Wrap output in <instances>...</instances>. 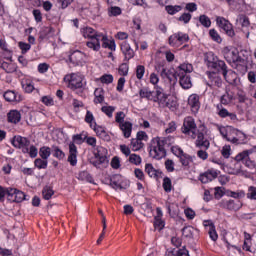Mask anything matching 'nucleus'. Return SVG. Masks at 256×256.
Wrapping results in <instances>:
<instances>
[{
  "label": "nucleus",
  "mask_w": 256,
  "mask_h": 256,
  "mask_svg": "<svg viewBox=\"0 0 256 256\" xmlns=\"http://www.w3.org/2000/svg\"><path fill=\"white\" fill-rule=\"evenodd\" d=\"M236 25H241V27H249L251 23L249 22V18L245 15H239L236 19Z\"/></svg>",
  "instance_id": "nucleus-48"
},
{
  "label": "nucleus",
  "mask_w": 256,
  "mask_h": 256,
  "mask_svg": "<svg viewBox=\"0 0 256 256\" xmlns=\"http://www.w3.org/2000/svg\"><path fill=\"white\" fill-rule=\"evenodd\" d=\"M209 35L212 41H215V43H222L223 39H221V35H219V32L215 29H210L209 30Z\"/></svg>",
  "instance_id": "nucleus-54"
},
{
  "label": "nucleus",
  "mask_w": 256,
  "mask_h": 256,
  "mask_svg": "<svg viewBox=\"0 0 256 256\" xmlns=\"http://www.w3.org/2000/svg\"><path fill=\"white\" fill-rule=\"evenodd\" d=\"M178 159H179L182 167H189V165H191V163H193V156H191L187 153H184Z\"/></svg>",
  "instance_id": "nucleus-41"
},
{
  "label": "nucleus",
  "mask_w": 256,
  "mask_h": 256,
  "mask_svg": "<svg viewBox=\"0 0 256 256\" xmlns=\"http://www.w3.org/2000/svg\"><path fill=\"white\" fill-rule=\"evenodd\" d=\"M165 11L168 15H177L180 11H183V6L181 5H167L165 6Z\"/></svg>",
  "instance_id": "nucleus-42"
},
{
  "label": "nucleus",
  "mask_w": 256,
  "mask_h": 256,
  "mask_svg": "<svg viewBox=\"0 0 256 256\" xmlns=\"http://www.w3.org/2000/svg\"><path fill=\"white\" fill-rule=\"evenodd\" d=\"M218 115L222 119L229 117V119H231V121H235V119H237V114L229 112L226 108L219 109Z\"/></svg>",
  "instance_id": "nucleus-40"
},
{
  "label": "nucleus",
  "mask_w": 256,
  "mask_h": 256,
  "mask_svg": "<svg viewBox=\"0 0 256 256\" xmlns=\"http://www.w3.org/2000/svg\"><path fill=\"white\" fill-rule=\"evenodd\" d=\"M199 149L200 150L196 152L198 159H201V161H207V159H209V153H207L208 149H203V148H199Z\"/></svg>",
  "instance_id": "nucleus-58"
},
{
  "label": "nucleus",
  "mask_w": 256,
  "mask_h": 256,
  "mask_svg": "<svg viewBox=\"0 0 256 256\" xmlns=\"http://www.w3.org/2000/svg\"><path fill=\"white\" fill-rule=\"evenodd\" d=\"M153 103H157L162 109H170V111L177 110V100L170 97L169 94L165 93V90L161 86L154 87V98Z\"/></svg>",
  "instance_id": "nucleus-3"
},
{
  "label": "nucleus",
  "mask_w": 256,
  "mask_h": 256,
  "mask_svg": "<svg viewBox=\"0 0 256 256\" xmlns=\"http://www.w3.org/2000/svg\"><path fill=\"white\" fill-rule=\"evenodd\" d=\"M233 101H235V94L231 91H226L220 98V103L222 105H229L230 103H233Z\"/></svg>",
  "instance_id": "nucleus-37"
},
{
  "label": "nucleus",
  "mask_w": 256,
  "mask_h": 256,
  "mask_svg": "<svg viewBox=\"0 0 256 256\" xmlns=\"http://www.w3.org/2000/svg\"><path fill=\"white\" fill-rule=\"evenodd\" d=\"M129 161L132 165H139L142 161L141 156L137 154H130Z\"/></svg>",
  "instance_id": "nucleus-63"
},
{
  "label": "nucleus",
  "mask_w": 256,
  "mask_h": 256,
  "mask_svg": "<svg viewBox=\"0 0 256 256\" xmlns=\"http://www.w3.org/2000/svg\"><path fill=\"white\" fill-rule=\"evenodd\" d=\"M69 61L73 65H83L85 63V53L76 50L70 54Z\"/></svg>",
  "instance_id": "nucleus-18"
},
{
  "label": "nucleus",
  "mask_w": 256,
  "mask_h": 256,
  "mask_svg": "<svg viewBox=\"0 0 256 256\" xmlns=\"http://www.w3.org/2000/svg\"><path fill=\"white\" fill-rule=\"evenodd\" d=\"M247 199L256 200V187L250 186L248 188Z\"/></svg>",
  "instance_id": "nucleus-64"
},
{
  "label": "nucleus",
  "mask_w": 256,
  "mask_h": 256,
  "mask_svg": "<svg viewBox=\"0 0 256 256\" xmlns=\"http://www.w3.org/2000/svg\"><path fill=\"white\" fill-rule=\"evenodd\" d=\"M209 82L207 83L208 87H221L223 85V80L221 76L215 72H208Z\"/></svg>",
  "instance_id": "nucleus-21"
},
{
  "label": "nucleus",
  "mask_w": 256,
  "mask_h": 256,
  "mask_svg": "<svg viewBox=\"0 0 256 256\" xmlns=\"http://www.w3.org/2000/svg\"><path fill=\"white\" fill-rule=\"evenodd\" d=\"M77 155H79V152L77 151V146L75 145V143L70 142L68 163H70L72 167H75L77 165Z\"/></svg>",
  "instance_id": "nucleus-19"
},
{
  "label": "nucleus",
  "mask_w": 256,
  "mask_h": 256,
  "mask_svg": "<svg viewBox=\"0 0 256 256\" xmlns=\"http://www.w3.org/2000/svg\"><path fill=\"white\" fill-rule=\"evenodd\" d=\"M181 131L184 135L190 137V139H197V124L195 118L188 116L184 119Z\"/></svg>",
  "instance_id": "nucleus-8"
},
{
  "label": "nucleus",
  "mask_w": 256,
  "mask_h": 256,
  "mask_svg": "<svg viewBox=\"0 0 256 256\" xmlns=\"http://www.w3.org/2000/svg\"><path fill=\"white\" fill-rule=\"evenodd\" d=\"M206 64L207 67H209L210 69H217V63L219 62V58H217V56H215V54L213 53H208L206 55Z\"/></svg>",
  "instance_id": "nucleus-34"
},
{
  "label": "nucleus",
  "mask_w": 256,
  "mask_h": 256,
  "mask_svg": "<svg viewBox=\"0 0 256 256\" xmlns=\"http://www.w3.org/2000/svg\"><path fill=\"white\" fill-rule=\"evenodd\" d=\"M85 123H88L90 125V129L97 125V122L95 121V116L93 115V112L87 110L85 115Z\"/></svg>",
  "instance_id": "nucleus-47"
},
{
  "label": "nucleus",
  "mask_w": 256,
  "mask_h": 256,
  "mask_svg": "<svg viewBox=\"0 0 256 256\" xmlns=\"http://www.w3.org/2000/svg\"><path fill=\"white\" fill-rule=\"evenodd\" d=\"M47 165H49V161L43 158H37L34 160V167H36V169H47Z\"/></svg>",
  "instance_id": "nucleus-49"
},
{
  "label": "nucleus",
  "mask_w": 256,
  "mask_h": 256,
  "mask_svg": "<svg viewBox=\"0 0 256 256\" xmlns=\"http://www.w3.org/2000/svg\"><path fill=\"white\" fill-rule=\"evenodd\" d=\"M224 59L238 71H247V57H241L236 48L225 47L222 51Z\"/></svg>",
  "instance_id": "nucleus-2"
},
{
  "label": "nucleus",
  "mask_w": 256,
  "mask_h": 256,
  "mask_svg": "<svg viewBox=\"0 0 256 256\" xmlns=\"http://www.w3.org/2000/svg\"><path fill=\"white\" fill-rule=\"evenodd\" d=\"M162 187H163V189H164V191H165L166 193H171V191H172V189H173V184H172V182H171V178L165 177V178L163 179Z\"/></svg>",
  "instance_id": "nucleus-52"
},
{
  "label": "nucleus",
  "mask_w": 256,
  "mask_h": 256,
  "mask_svg": "<svg viewBox=\"0 0 256 256\" xmlns=\"http://www.w3.org/2000/svg\"><path fill=\"white\" fill-rule=\"evenodd\" d=\"M120 131H122L125 139H129L131 137V133H133V123L126 121L122 122V124L118 125Z\"/></svg>",
  "instance_id": "nucleus-25"
},
{
  "label": "nucleus",
  "mask_w": 256,
  "mask_h": 256,
  "mask_svg": "<svg viewBox=\"0 0 256 256\" xmlns=\"http://www.w3.org/2000/svg\"><path fill=\"white\" fill-rule=\"evenodd\" d=\"M155 90L151 91L148 87L139 90L140 99H147V101H153Z\"/></svg>",
  "instance_id": "nucleus-33"
},
{
  "label": "nucleus",
  "mask_w": 256,
  "mask_h": 256,
  "mask_svg": "<svg viewBox=\"0 0 256 256\" xmlns=\"http://www.w3.org/2000/svg\"><path fill=\"white\" fill-rule=\"evenodd\" d=\"M145 173H147L148 177H151V179H159L162 175L161 170L155 169L151 163L145 164Z\"/></svg>",
  "instance_id": "nucleus-24"
},
{
  "label": "nucleus",
  "mask_w": 256,
  "mask_h": 256,
  "mask_svg": "<svg viewBox=\"0 0 256 256\" xmlns=\"http://www.w3.org/2000/svg\"><path fill=\"white\" fill-rule=\"evenodd\" d=\"M144 75H145V66L138 65L136 67V77H137V79H139V81H141V79H143Z\"/></svg>",
  "instance_id": "nucleus-62"
},
{
  "label": "nucleus",
  "mask_w": 256,
  "mask_h": 256,
  "mask_svg": "<svg viewBox=\"0 0 256 256\" xmlns=\"http://www.w3.org/2000/svg\"><path fill=\"white\" fill-rule=\"evenodd\" d=\"M91 129H93V131L96 133L98 137H107V131L105 130V127L95 124V126Z\"/></svg>",
  "instance_id": "nucleus-51"
},
{
  "label": "nucleus",
  "mask_w": 256,
  "mask_h": 256,
  "mask_svg": "<svg viewBox=\"0 0 256 256\" xmlns=\"http://www.w3.org/2000/svg\"><path fill=\"white\" fill-rule=\"evenodd\" d=\"M105 102V90L103 88H96L94 91V104L99 105Z\"/></svg>",
  "instance_id": "nucleus-31"
},
{
  "label": "nucleus",
  "mask_w": 256,
  "mask_h": 256,
  "mask_svg": "<svg viewBox=\"0 0 256 256\" xmlns=\"http://www.w3.org/2000/svg\"><path fill=\"white\" fill-rule=\"evenodd\" d=\"M177 75H187V73H193V64L184 62L177 68Z\"/></svg>",
  "instance_id": "nucleus-30"
},
{
  "label": "nucleus",
  "mask_w": 256,
  "mask_h": 256,
  "mask_svg": "<svg viewBox=\"0 0 256 256\" xmlns=\"http://www.w3.org/2000/svg\"><path fill=\"white\" fill-rule=\"evenodd\" d=\"M216 23L220 29L225 31L228 37H235V30L233 29V24L229 22V20L225 19L224 17L218 16L216 18Z\"/></svg>",
  "instance_id": "nucleus-12"
},
{
  "label": "nucleus",
  "mask_w": 256,
  "mask_h": 256,
  "mask_svg": "<svg viewBox=\"0 0 256 256\" xmlns=\"http://www.w3.org/2000/svg\"><path fill=\"white\" fill-rule=\"evenodd\" d=\"M25 193L21 190H17L15 188H9L8 191V201L10 203H22V201H25Z\"/></svg>",
  "instance_id": "nucleus-15"
},
{
  "label": "nucleus",
  "mask_w": 256,
  "mask_h": 256,
  "mask_svg": "<svg viewBox=\"0 0 256 256\" xmlns=\"http://www.w3.org/2000/svg\"><path fill=\"white\" fill-rule=\"evenodd\" d=\"M247 141V135L243 132H241L239 129H237L236 132V142L234 145H243Z\"/></svg>",
  "instance_id": "nucleus-50"
},
{
  "label": "nucleus",
  "mask_w": 256,
  "mask_h": 256,
  "mask_svg": "<svg viewBox=\"0 0 256 256\" xmlns=\"http://www.w3.org/2000/svg\"><path fill=\"white\" fill-rule=\"evenodd\" d=\"M175 141V138L173 136H168V137H155L151 141L150 145V151L149 155L152 157V159L156 160H161L163 157H166L167 155V150H165V145L167 143H173Z\"/></svg>",
  "instance_id": "nucleus-1"
},
{
  "label": "nucleus",
  "mask_w": 256,
  "mask_h": 256,
  "mask_svg": "<svg viewBox=\"0 0 256 256\" xmlns=\"http://www.w3.org/2000/svg\"><path fill=\"white\" fill-rule=\"evenodd\" d=\"M123 181V177L121 175L116 174L111 176L110 178V185L113 189H123V186H121V182Z\"/></svg>",
  "instance_id": "nucleus-35"
},
{
  "label": "nucleus",
  "mask_w": 256,
  "mask_h": 256,
  "mask_svg": "<svg viewBox=\"0 0 256 256\" xmlns=\"http://www.w3.org/2000/svg\"><path fill=\"white\" fill-rule=\"evenodd\" d=\"M253 149L243 150L234 157L236 163H243L247 169H256V161L251 159Z\"/></svg>",
  "instance_id": "nucleus-7"
},
{
  "label": "nucleus",
  "mask_w": 256,
  "mask_h": 256,
  "mask_svg": "<svg viewBox=\"0 0 256 256\" xmlns=\"http://www.w3.org/2000/svg\"><path fill=\"white\" fill-rule=\"evenodd\" d=\"M223 77L227 83L230 85H237V81L239 79V76L235 73L233 70H228L227 72H224Z\"/></svg>",
  "instance_id": "nucleus-29"
},
{
  "label": "nucleus",
  "mask_w": 256,
  "mask_h": 256,
  "mask_svg": "<svg viewBox=\"0 0 256 256\" xmlns=\"http://www.w3.org/2000/svg\"><path fill=\"white\" fill-rule=\"evenodd\" d=\"M193 227L186 226L182 229V235L183 237H186L187 239H191L193 237Z\"/></svg>",
  "instance_id": "nucleus-60"
},
{
  "label": "nucleus",
  "mask_w": 256,
  "mask_h": 256,
  "mask_svg": "<svg viewBox=\"0 0 256 256\" xmlns=\"http://www.w3.org/2000/svg\"><path fill=\"white\" fill-rule=\"evenodd\" d=\"M155 71H157L162 79H166L170 82L173 81V78L175 77V73L172 72L171 69L167 68V66H165L163 63L156 64Z\"/></svg>",
  "instance_id": "nucleus-13"
},
{
  "label": "nucleus",
  "mask_w": 256,
  "mask_h": 256,
  "mask_svg": "<svg viewBox=\"0 0 256 256\" xmlns=\"http://www.w3.org/2000/svg\"><path fill=\"white\" fill-rule=\"evenodd\" d=\"M199 21L203 27H211V19L207 15H200Z\"/></svg>",
  "instance_id": "nucleus-59"
},
{
  "label": "nucleus",
  "mask_w": 256,
  "mask_h": 256,
  "mask_svg": "<svg viewBox=\"0 0 256 256\" xmlns=\"http://www.w3.org/2000/svg\"><path fill=\"white\" fill-rule=\"evenodd\" d=\"M3 97L8 103H15V101H21V96H19V94H17V92L13 90H7L6 92H4Z\"/></svg>",
  "instance_id": "nucleus-28"
},
{
  "label": "nucleus",
  "mask_w": 256,
  "mask_h": 256,
  "mask_svg": "<svg viewBox=\"0 0 256 256\" xmlns=\"http://www.w3.org/2000/svg\"><path fill=\"white\" fill-rule=\"evenodd\" d=\"M145 147V144L138 140L137 138H132L130 142V149L133 151H141Z\"/></svg>",
  "instance_id": "nucleus-43"
},
{
  "label": "nucleus",
  "mask_w": 256,
  "mask_h": 256,
  "mask_svg": "<svg viewBox=\"0 0 256 256\" xmlns=\"http://www.w3.org/2000/svg\"><path fill=\"white\" fill-rule=\"evenodd\" d=\"M208 135L209 129L207 126H205V124L199 125L195 138V147H197V149H209L211 147V142L207 138Z\"/></svg>",
  "instance_id": "nucleus-6"
},
{
  "label": "nucleus",
  "mask_w": 256,
  "mask_h": 256,
  "mask_svg": "<svg viewBox=\"0 0 256 256\" xmlns=\"http://www.w3.org/2000/svg\"><path fill=\"white\" fill-rule=\"evenodd\" d=\"M100 41H102L103 49H109V51H115L117 49V45L115 44L114 39H109L107 34L102 33L100 36Z\"/></svg>",
  "instance_id": "nucleus-22"
},
{
  "label": "nucleus",
  "mask_w": 256,
  "mask_h": 256,
  "mask_svg": "<svg viewBox=\"0 0 256 256\" xmlns=\"http://www.w3.org/2000/svg\"><path fill=\"white\" fill-rule=\"evenodd\" d=\"M218 131L225 141L235 145L237 143V129L232 126H218Z\"/></svg>",
  "instance_id": "nucleus-10"
},
{
  "label": "nucleus",
  "mask_w": 256,
  "mask_h": 256,
  "mask_svg": "<svg viewBox=\"0 0 256 256\" xmlns=\"http://www.w3.org/2000/svg\"><path fill=\"white\" fill-rule=\"evenodd\" d=\"M179 84L182 89H191L193 87V83H191V76L189 75H178Z\"/></svg>",
  "instance_id": "nucleus-32"
},
{
  "label": "nucleus",
  "mask_w": 256,
  "mask_h": 256,
  "mask_svg": "<svg viewBox=\"0 0 256 256\" xmlns=\"http://www.w3.org/2000/svg\"><path fill=\"white\" fill-rule=\"evenodd\" d=\"M86 47L95 53L101 51V38H93L86 42Z\"/></svg>",
  "instance_id": "nucleus-27"
},
{
  "label": "nucleus",
  "mask_w": 256,
  "mask_h": 256,
  "mask_svg": "<svg viewBox=\"0 0 256 256\" xmlns=\"http://www.w3.org/2000/svg\"><path fill=\"white\" fill-rule=\"evenodd\" d=\"M115 106H102L101 111L106 115L109 119L113 117V113H115Z\"/></svg>",
  "instance_id": "nucleus-53"
},
{
  "label": "nucleus",
  "mask_w": 256,
  "mask_h": 256,
  "mask_svg": "<svg viewBox=\"0 0 256 256\" xmlns=\"http://www.w3.org/2000/svg\"><path fill=\"white\" fill-rule=\"evenodd\" d=\"M11 144L16 149H21L22 153L29 155L32 159H35L39 153L37 147L35 145H31V141L27 139V137L20 135L14 136Z\"/></svg>",
  "instance_id": "nucleus-4"
},
{
  "label": "nucleus",
  "mask_w": 256,
  "mask_h": 256,
  "mask_svg": "<svg viewBox=\"0 0 256 256\" xmlns=\"http://www.w3.org/2000/svg\"><path fill=\"white\" fill-rule=\"evenodd\" d=\"M94 155L96 161L92 162V165H94L96 169H101L103 165L109 163V160H107L108 151L105 147L98 146Z\"/></svg>",
  "instance_id": "nucleus-11"
},
{
  "label": "nucleus",
  "mask_w": 256,
  "mask_h": 256,
  "mask_svg": "<svg viewBox=\"0 0 256 256\" xmlns=\"http://www.w3.org/2000/svg\"><path fill=\"white\" fill-rule=\"evenodd\" d=\"M114 78L111 74H104L99 78L95 79L96 83H102V85H111V83H113Z\"/></svg>",
  "instance_id": "nucleus-39"
},
{
  "label": "nucleus",
  "mask_w": 256,
  "mask_h": 256,
  "mask_svg": "<svg viewBox=\"0 0 256 256\" xmlns=\"http://www.w3.org/2000/svg\"><path fill=\"white\" fill-rule=\"evenodd\" d=\"M54 191L51 187H48L46 186L43 191H42V195H43V198L46 200V201H49V199H51V197H53L54 195Z\"/></svg>",
  "instance_id": "nucleus-56"
},
{
  "label": "nucleus",
  "mask_w": 256,
  "mask_h": 256,
  "mask_svg": "<svg viewBox=\"0 0 256 256\" xmlns=\"http://www.w3.org/2000/svg\"><path fill=\"white\" fill-rule=\"evenodd\" d=\"M219 207H221V209H225L226 211H239V209H241V207H243V203H241V201L237 200H222L219 202Z\"/></svg>",
  "instance_id": "nucleus-14"
},
{
  "label": "nucleus",
  "mask_w": 256,
  "mask_h": 256,
  "mask_svg": "<svg viewBox=\"0 0 256 256\" xmlns=\"http://www.w3.org/2000/svg\"><path fill=\"white\" fill-rule=\"evenodd\" d=\"M217 177H219V170L211 168L205 171L204 173L200 174L198 179L200 182L206 184L211 183V181H215Z\"/></svg>",
  "instance_id": "nucleus-16"
},
{
  "label": "nucleus",
  "mask_w": 256,
  "mask_h": 256,
  "mask_svg": "<svg viewBox=\"0 0 256 256\" xmlns=\"http://www.w3.org/2000/svg\"><path fill=\"white\" fill-rule=\"evenodd\" d=\"M81 33L83 35L84 39H97V38H101V34L102 32H97V30L91 28V27H85L81 30Z\"/></svg>",
  "instance_id": "nucleus-23"
},
{
  "label": "nucleus",
  "mask_w": 256,
  "mask_h": 256,
  "mask_svg": "<svg viewBox=\"0 0 256 256\" xmlns=\"http://www.w3.org/2000/svg\"><path fill=\"white\" fill-rule=\"evenodd\" d=\"M119 75H122V77H127L129 75V64L122 63L118 68Z\"/></svg>",
  "instance_id": "nucleus-57"
},
{
  "label": "nucleus",
  "mask_w": 256,
  "mask_h": 256,
  "mask_svg": "<svg viewBox=\"0 0 256 256\" xmlns=\"http://www.w3.org/2000/svg\"><path fill=\"white\" fill-rule=\"evenodd\" d=\"M39 156L41 159H49L51 157V148L49 146H43L39 149Z\"/></svg>",
  "instance_id": "nucleus-46"
},
{
  "label": "nucleus",
  "mask_w": 256,
  "mask_h": 256,
  "mask_svg": "<svg viewBox=\"0 0 256 256\" xmlns=\"http://www.w3.org/2000/svg\"><path fill=\"white\" fill-rule=\"evenodd\" d=\"M1 69H3V71H5V73H15V71H17L18 67L14 62H2Z\"/></svg>",
  "instance_id": "nucleus-38"
},
{
  "label": "nucleus",
  "mask_w": 256,
  "mask_h": 256,
  "mask_svg": "<svg viewBox=\"0 0 256 256\" xmlns=\"http://www.w3.org/2000/svg\"><path fill=\"white\" fill-rule=\"evenodd\" d=\"M187 42H189V34L184 32H176L168 38V45L174 49H179L181 45Z\"/></svg>",
  "instance_id": "nucleus-9"
},
{
  "label": "nucleus",
  "mask_w": 256,
  "mask_h": 256,
  "mask_svg": "<svg viewBox=\"0 0 256 256\" xmlns=\"http://www.w3.org/2000/svg\"><path fill=\"white\" fill-rule=\"evenodd\" d=\"M165 228V221H163V218H154V229L157 231H163Z\"/></svg>",
  "instance_id": "nucleus-55"
},
{
  "label": "nucleus",
  "mask_w": 256,
  "mask_h": 256,
  "mask_svg": "<svg viewBox=\"0 0 256 256\" xmlns=\"http://www.w3.org/2000/svg\"><path fill=\"white\" fill-rule=\"evenodd\" d=\"M221 155L224 157V159H229L231 157V146L225 145L222 147Z\"/></svg>",
  "instance_id": "nucleus-61"
},
{
  "label": "nucleus",
  "mask_w": 256,
  "mask_h": 256,
  "mask_svg": "<svg viewBox=\"0 0 256 256\" xmlns=\"http://www.w3.org/2000/svg\"><path fill=\"white\" fill-rule=\"evenodd\" d=\"M64 83H66V87L71 91H81V93H83L85 87H87L85 76L79 72L65 75Z\"/></svg>",
  "instance_id": "nucleus-5"
},
{
  "label": "nucleus",
  "mask_w": 256,
  "mask_h": 256,
  "mask_svg": "<svg viewBox=\"0 0 256 256\" xmlns=\"http://www.w3.org/2000/svg\"><path fill=\"white\" fill-rule=\"evenodd\" d=\"M166 255L168 256H189V251L187 248L183 247L182 249L176 250V249H167Z\"/></svg>",
  "instance_id": "nucleus-36"
},
{
  "label": "nucleus",
  "mask_w": 256,
  "mask_h": 256,
  "mask_svg": "<svg viewBox=\"0 0 256 256\" xmlns=\"http://www.w3.org/2000/svg\"><path fill=\"white\" fill-rule=\"evenodd\" d=\"M22 88L24 89L25 93H33L35 91V85L33 81L26 79L22 81Z\"/></svg>",
  "instance_id": "nucleus-44"
},
{
  "label": "nucleus",
  "mask_w": 256,
  "mask_h": 256,
  "mask_svg": "<svg viewBox=\"0 0 256 256\" xmlns=\"http://www.w3.org/2000/svg\"><path fill=\"white\" fill-rule=\"evenodd\" d=\"M188 106L193 115H197L201 109V101L198 94H192L188 97Z\"/></svg>",
  "instance_id": "nucleus-17"
},
{
  "label": "nucleus",
  "mask_w": 256,
  "mask_h": 256,
  "mask_svg": "<svg viewBox=\"0 0 256 256\" xmlns=\"http://www.w3.org/2000/svg\"><path fill=\"white\" fill-rule=\"evenodd\" d=\"M7 121L8 123H12V125H17V123L21 122V112L18 110H10L7 113Z\"/></svg>",
  "instance_id": "nucleus-26"
},
{
  "label": "nucleus",
  "mask_w": 256,
  "mask_h": 256,
  "mask_svg": "<svg viewBox=\"0 0 256 256\" xmlns=\"http://www.w3.org/2000/svg\"><path fill=\"white\" fill-rule=\"evenodd\" d=\"M236 97L239 103H247V101H250L249 97H247V93L241 88H237Z\"/></svg>",
  "instance_id": "nucleus-45"
},
{
  "label": "nucleus",
  "mask_w": 256,
  "mask_h": 256,
  "mask_svg": "<svg viewBox=\"0 0 256 256\" xmlns=\"http://www.w3.org/2000/svg\"><path fill=\"white\" fill-rule=\"evenodd\" d=\"M121 52L123 53L126 61H129L135 57V51L131 48L129 42L124 41L120 45Z\"/></svg>",
  "instance_id": "nucleus-20"
}]
</instances>
